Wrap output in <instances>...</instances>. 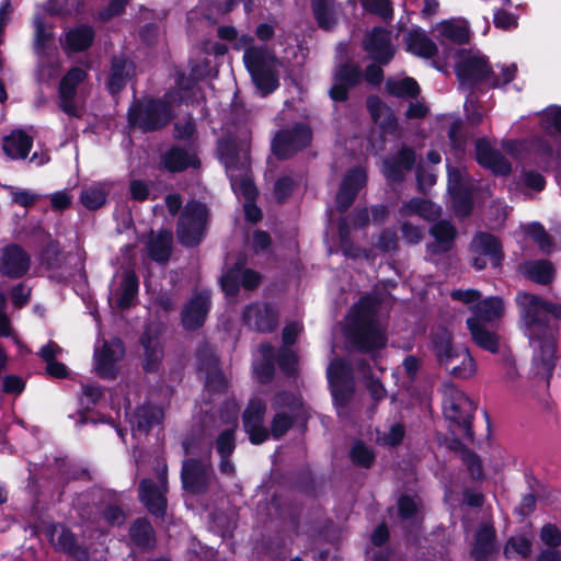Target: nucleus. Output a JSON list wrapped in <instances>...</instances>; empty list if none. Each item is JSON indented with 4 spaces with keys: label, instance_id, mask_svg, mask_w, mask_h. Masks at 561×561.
I'll use <instances>...</instances> for the list:
<instances>
[{
    "label": "nucleus",
    "instance_id": "nucleus-58",
    "mask_svg": "<svg viewBox=\"0 0 561 561\" xmlns=\"http://www.w3.org/2000/svg\"><path fill=\"white\" fill-rule=\"evenodd\" d=\"M234 431L226 430L224 431L217 440V449L221 457H229L230 454L234 449Z\"/></svg>",
    "mask_w": 561,
    "mask_h": 561
},
{
    "label": "nucleus",
    "instance_id": "nucleus-30",
    "mask_svg": "<svg viewBox=\"0 0 561 561\" xmlns=\"http://www.w3.org/2000/svg\"><path fill=\"white\" fill-rule=\"evenodd\" d=\"M159 327L149 329L142 336L141 343L145 350L144 353V368L147 371H154L162 358V344L159 337Z\"/></svg>",
    "mask_w": 561,
    "mask_h": 561
},
{
    "label": "nucleus",
    "instance_id": "nucleus-59",
    "mask_svg": "<svg viewBox=\"0 0 561 561\" xmlns=\"http://www.w3.org/2000/svg\"><path fill=\"white\" fill-rule=\"evenodd\" d=\"M540 538L549 547L561 545V530L553 524H547L541 528Z\"/></svg>",
    "mask_w": 561,
    "mask_h": 561
},
{
    "label": "nucleus",
    "instance_id": "nucleus-53",
    "mask_svg": "<svg viewBox=\"0 0 561 561\" xmlns=\"http://www.w3.org/2000/svg\"><path fill=\"white\" fill-rule=\"evenodd\" d=\"M199 369L207 370L206 387L209 390H214L217 382L220 386L225 385L222 375L217 370V359L213 353L208 354L205 363H201Z\"/></svg>",
    "mask_w": 561,
    "mask_h": 561
},
{
    "label": "nucleus",
    "instance_id": "nucleus-24",
    "mask_svg": "<svg viewBox=\"0 0 561 561\" xmlns=\"http://www.w3.org/2000/svg\"><path fill=\"white\" fill-rule=\"evenodd\" d=\"M436 37L442 44H465L469 41V24L463 19L444 20L435 25Z\"/></svg>",
    "mask_w": 561,
    "mask_h": 561
},
{
    "label": "nucleus",
    "instance_id": "nucleus-2",
    "mask_svg": "<svg viewBox=\"0 0 561 561\" xmlns=\"http://www.w3.org/2000/svg\"><path fill=\"white\" fill-rule=\"evenodd\" d=\"M222 39L234 41L237 50H244L243 61L251 77L263 95L274 91L278 85L277 65L275 56L265 47L253 45V38L249 35L238 36L234 27L222 26L218 30Z\"/></svg>",
    "mask_w": 561,
    "mask_h": 561
},
{
    "label": "nucleus",
    "instance_id": "nucleus-33",
    "mask_svg": "<svg viewBox=\"0 0 561 561\" xmlns=\"http://www.w3.org/2000/svg\"><path fill=\"white\" fill-rule=\"evenodd\" d=\"M163 416L164 414L161 408L150 405L139 408L130 419L134 435L137 433H147L151 426L160 424Z\"/></svg>",
    "mask_w": 561,
    "mask_h": 561
},
{
    "label": "nucleus",
    "instance_id": "nucleus-22",
    "mask_svg": "<svg viewBox=\"0 0 561 561\" xmlns=\"http://www.w3.org/2000/svg\"><path fill=\"white\" fill-rule=\"evenodd\" d=\"M30 256L18 245L3 249L0 257V271L9 277H21L30 268Z\"/></svg>",
    "mask_w": 561,
    "mask_h": 561
},
{
    "label": "nucleus",
    "instance_id": "nucleus-15",
    "mask_svg": "<svg viewBox=\"0 0 561 561\" xmlns=\"http://www.w3.org/2000/svg\"><path fill=\"white\" fill-rule=\"evenodd\" d=\"M138 293V280L133 272L117 274L111 285L110 304L124 309L131 305Z\"/></svg>",
    "mask_w": 561,
    "mask_h": 561
},
{
    "label": "nucleus",
    "instance_id": "nucleus-54",
    "mask_svg": "<svg viewBox=\"0 0 561 561\" xmlns=\"http://www.w3.org/2000/svg\"><path fill=\"white\" fill-rule=\"evenodd\" d=\"M531 549V542L524 536L512 537L505 548L504 553L507 558H525Z\"/></svg>",
    "mask_w": 561,
    "mask_h": 561
},
{
    "label": "nucleus",
    "instance_id": "nucleus-41",
    "mask_svg": "<svg viewBox=\"0 0 561 561\" xmlns=\"http://www.w3.org/2000/svg\"><path fill=\"white\" fill-rule=\"evenodd\" d=\"M494 549V530L489 525L479 528L471 551L476 561H486Z\"/></svg>",
    "mask_w": 561,
    "mask_h": 561
},
{
    "label": "nucleus",
    "instance_id": "nucleus-55",
    "mask_svg": "<svg viewBox=\"0 0 561 561\" xmlns=\"http://www.w3.org/2000/svg\"><path fill=\"white\" fill-rule=\"evenodd\" d=\"M130 537L136 545L147 547L152 540V528L148 522L138 519L130 527Z\"/></svg>",
    "mask_w": 561,
    "mask_h": 561
},
{
    "label": "nucleus",
    "instance_id": "nucleus-18",
    "mask_svg": "<svg viewBox=\"0 0 561 561\" xmlns=\"http://www.w3.org/2000/svg\"><path fill=\"white\" fill-rule=\"evenodd\" d=\"M87 77V73L81 68L71 69L61 80L59 87V99L61 110L70 115L78 116V106L75 102L76 88Z\"/></svg>",
    "mask_w": 561,
    "mask_h": 561
},
{
    "label": "nucleus",
    "instance_id": "nucleus-63",
    "mask_svg": "<svg viewBox=\"0 0 561 561\" xmlns=\"http://www.w3.org/2000/svg\"><path fill=\"white\" fill-rule=\"evenodd\" d=\"M81 0H54L48 10L51 13H72L79 9Z\"/></svg>",
    "mask_w": 561,
    "mask_h": 561
},
{
    "label": "nucleus",
    "instance_id": "nucleus-50",
    "mask_svg": "<svg viewBox=\"0 0 561 561\" xmlns=\"http://www.w3.org/2000/svg\"><path fill=\"white\" fill-rule=\"evenodd\" d=\"M129 64L124 59H115L108 79V89L112 93L119 91L129 75Z\"/></svg>",
    "mask_w": 561,
    "mask_h": 561
},
{
    "label": "nucleus",
    "instance_id": "nucleus-35",
    "mask_svg": "<svg viewBox=\"0 0 561 561\" xmlns=\"http://www.w3.org/2000/svg\"><path fill=\"white\" fill-rule=\"evenodd\" d=\"M32 146V138L22 130L12 131L3 138V150L12 159H24Z\"/></svg>",
    "mask_w": 561,
    "mask_h": 561
},
{
    "label": "nucleus",
    "instance_id": "nucleus-49",
    "mask_svg": "<svg viewBox=\"0 0 561 561\" xmlns=\"http://www.w3.org/2000/svg\"><path fill=\"white\" fill-rule=\"evenodd\" d=\"M93 39V31L88 26H80L67 33L66 47L79 51L88 48Z\"/></svg>",
    "mask_w": 561,
    "mask_h": 561
},
{
    "label": "nucleus",
    "instance_id": "nucleus-51",
    "mask_svg": "<svg viewBox=\"0 0 561 561\" xmlns=\"http://www.w3.org/2000/svg\"><path fill=\"white\" fill-rule=\"evenodd\" d=\"M387 90L396 96H414L419 93V85L412 78L402 80H390L387 82Z\"/></svg>",
    "mask_w": 561,
    "mask_h": 561
},
{
    "label": "nucleus",
    "instance_id": "nucleus-52",
    "mask_svg": "<svg viewBox=\"0 0 561 561\" xmlns=\"http://www.w3.org/2000/svg\"><path fill=\"white\" fill-rule=\"evenodd\" d=\"M399 514L402 519L416 520L421 514V501L417 496H402L398 502Z\"/></svg>",
    "mask_w": 561,
    "mask_h": 561
},
{
    "label": "nucleus",
    "instance_id": "nucleus-40",
    "mask_svg": "<svg viewBox=\"0 0 561 561\" xmlns=\"http://www.w3.org/2000/svg\"><path fill=\"white\" fill-rule=\"evenodd\" d=\"M405 43L408 50L420 57L430 58L437 53V47L434 42L420 30L409 32L405 37Z\"/></svg>",
    "mask_w": 561,
    "mask_h": 561
},
{
    "label": "nucleus",
    "instance_id": "nucleus-42",
    "mask_svg": "<svg viewBox=\"0 0 561 561\" xmlns=\"http://www.w3.org/2000/svg\"><path fill=\"white\" fill-rule=\"evenodd\" d=\"M112 188L108 182L93 183L82 190L80 201L89 209L100 208L105 204L106 196Z\"/></svg>",
    "mask_w": 561,
    "mask_h": 561
},
{
    "label": "nucleus",
    "instance_id": "nucleus-39",
    "mask_svg": "<svg viewBox=\"0 0 561 561\" xmlns=\"http://www.w3.org/2000/svg\"><path fill=\"white\" fill-rule=\"evenodd\" d=\"M467 324L477 345L491 353L499 352L500 339L494 332L485 329L484 324L478 323L474 319H468Z\"/></svg>",
    "mask_w": 561,
    "mask_h": 561
},
{
    "label": "nucleus",
    "instance_id": "nucleus-28",
    "mask_svg": "<svg viewBox=\"0 0 561 561\" xmlns=\"http://www.w3.org/2000/svg\"><path fill=\"white\" fill-rule=\"evenodd\" d=\"M365 48L380 64L389 62L394 54L390 44V33L382 28H376L367 36Z\"/></svg>",
    "mask_w": 561,
    "mask_h": 561
},
{
    "label": "nucleus",
    "instance_id": "nucleus-43",
    "mask_svg": "<svg viewBox=\"0 0 561 561\" xmlns=\"http://www.w3.org/2000/svg\"><path fill=\"white\" fill-rule=\"evenodd\" d=\"M431 234L435 240L431 245V250L434 252H446L453 245L456 230L448 221H439L432 227Z\"/></svg>",
    "mask_w": 561,
    "mask_h": 561
},
{
    "label": "nucleus",
    "instance_id": "nucleus-6",
    "mask_svg": "<svg viewBox=\"0 0 561 561\" xmlns=\"http://www.w3.org/2000/svg\"><path fill=\"white\" fill-rule=\"evenodd\" d=\"M433 347L439 364L453 376L468 379L476 375L477 364L470 352L465 346L451 345L450 334L446 330L435 333Z\"/></svg>",
    "mask_w": 561,
    "mask_h": 561
},
{
    "label": "nucleus",
    "instance_id": "nucleus-25",
    "mask_svg": "<svg viewBox=\"0 0 561 561\" xmlns=\"http://www.w3.org/2000/svg\"><path fill=\"white\" fill-rule=\"evenodd\" d=\"M360 69L354 64L340 66L334 75V83L330 90V96L334 101H345L350 87L357 84L360 80Z\"/></svg>",
    "mask_w": 561,
    "mask_h": 561
},
{
    "label": "nucleus",
    "instance_id": "nucleus-3",
    "mask_svg": "<svg viewBox=\"0 0 561 561\" xmlns=\"http://www.w3.org/2000/svg\"><path fill=\"white\" fill-rule=\"evenodd\" d=\"M348 334L360 350L370 351L386 343L383 328L376 319V301L363 298L353 307L346 318Z\"/></svg>",
    "mask_w": 561,
    "mask_h": 561
},
{
    "label": "nucleus",
    "instance_id": "nucleus-13",
    "mask_svg": "<svg viewBox=\"0 0 561 561\" xmlns=\"http://www.w3.org/2000/svg\"><path fill=\"white\" fill-rule=\"evenodd\" d=\"M327 374L335 403L344 405L354 388L351 367L345 362L335 359L331 362Z\"/></svg>",
    "mask_w": 561,
    "mask_h": 561
},
{
    "label": "nucleus",
    "instance_id": "nucleus-4",
    "mask_svg": "<svg viewBox=\"0 0 561 561\" xmlns=\"http://www.w3.org/2000/svg\"><path fill=\"white\" fill-rule=\"evenodd\" d=\"M182 82L179 89L168 93L163 100L151 99L137 102L129 111L128 121L133 127L150 131L167 125L171 118L172 107L187 96L182 93Z\"/></svg>",
    "mask_w": 561,
    "mask_h": 561
},
{
    "label": "nucleus",
    "instance_id": "nucleus-45",
    "mask_svg": "<svg viewBox=\"0 0 561 561\" xmlns=\"http://www.w3.org/2000/svg\"><path fill=\"white\" fill-rule=\"evenodd\" d=\"M163 164L165 169L175 172L187 167H197L198 160L193 152H188L180 148H173L164 156Z\"/></svg>",
    "mask_w": 561,
    "mask_h": 561
},
{
    "label": "nucleus",
    "instance_id": "nucleus-10",
    "mask_svg": "<svg viewBox=\"0 0 561 561\" xmlns=\"http://www.w3.org/2000/svg\"><path fill=\"white\" fill-rule=\"evenodd\" d=\"M125 350L118 339L104 341L94 351V369L101 377H114L118 370V363L124 357Z\"/></svg>",
    "mask_w": 561,
    "mask_h": 561
},
{
    "label": "nucleus",
    "instance_id": "nucleus-21",
    "mask_svg": "<svg viewBox=\"0 0 561 561\" xmlns=\"http://www.w3.org/2000/svg\"><path fill=\"white\" fill-rule=\"evenodd\" d=\"M209 305L210 297L208 291L204 290L193 296L182 312L183 325L187 330L199 328L206 319Z\"/></svg>",
    "mask_w": 561,
    "mask_h": 561
},
{
    "label": "nucleus",
    "instance_id": "nucleus-19",
    "mask_svg": "<svg viewBox=\"0 0 561 561\" xmlns=\"http://www.w3.org/2000/svg\"><path fill=\"white\" fill-rule=\"evenodd\" d=\"M182 482L186 491L201 493L209 482V465L206 461L185 460L182 468Z\"/></svg>",
    "mask_w": 561,
    "mask_h": 561
},
{
    "label": "nucleus",
    "instance_id": "nucleus-37",
    "mask_svg": "<svg viewBox=\"0 0 561 561\" xmlns=\"http://www.w3.org/2000/svg\"><path fill=\"white\" fill-rule=\"evenodd\" d=\"M472 312L473 317L471 319L483 324L501 318L504 313V304L502 299L497 297L489 298L474 305L472 307Z\"/></svg>",
    "mask_w": 561,
    "mask_h": 561
},
{
    "label": "nucleus",
    "instance_id": "nucleus-47",
    "mask_svg": "<svg viewBox=\"0 0 561 561\" xmlns=\"http://www.w3.org/2000/svg\"><path fill=\"white\" fill-rule=\"evenodd\" d=\"M172 234L168 231H162L156 237H152L149 242V254L158 262H165L171 253Z\"/></svg>",
    "mask_w": 561,
    "mask_h": 561
},
{
    "label": "nucleus",
    "instance_id": "nucleus-23",
    "mask_svg": "<svg viewBox=\"0 0 561 561\" xmlns=\"http://www.w3.org/2000/svg\"><path fill=\"white\" fill-rule=\"evenodd\" d=\"M50 542L59 550L66 552L75 561H89L84 548L76 545L73 535L61 525H53L48 528Z\"/></svg>",
    "mask_w": 561,
    "mask_h": 561
},
{
    "label": "nucleus",
    "instance_id": "nucleus-38",
    "mask_svg": "<svg viewBox=\"0 0 561 561\" xmlns=\"http://www.w3.org/2000/svg\"><path fill=\"white\" fill-rule=\"evenodd\" d=\"M367 107L374 122L380 126L385 131H392L396 129L397 122L390 107L385 105L380 99L370 96L367 100Z\"/></svg>",
    "mask_w": 561,
    "mask_h": 561
},
{
    "label": "nucleus",
    "instance_id": "nucleus-11",
    "mask_svg": "<svg viewBox=\"0 0 561 561\" xmlns=\"http://www.w3.org/2000/svg\"><path fill=\"white\" fill-rule=\"evenodd\" d=\"M311 141V130L307 125H296L293 129L279 131L272 144L274 153L288 158Z\"/></svg>",
    "mask_w": 561,
    "mask_h": 561
},
{
    "label": "nucleus",
    "instance_id": "nucleus-36",
    "mask_svg": "<svg viewBox=\"0 0 561 561\" xmlns=\"http://www.w3.org/2000/svg\"><path fill=\"white\" fill-rule=\"evenodd\" d=\"M400 215L403 217L419 216L430 221L439 217L440 208L430 201L413 198L402 205Z\"/></svg>",
    "mask_w": 561,
    "mask_h": 561
},
{
    "label": "nucleus",
    "instance_id": "nucleus-29",
    "mask_svg": "<svg viewBox=\"0 0 561 561\" xmlns=\"http://www.w3.org/2000/svg\"><path fill=\"white\" fill-rule=\"evenodd\" d=\"M477 160L482 167L490 169L495 174L504 175L511 170L508 161L484 139L477 141Z\"/></svg>",
    "mask_w": 561,
    "mask_h": 561
},
{
    "label": "nucleus",
    "instance_id": "nucleus-46",
    "mask_svg": "<svg viewBox=\"0 0 561 561\" xmlns=\"http://www.w3.org/2000/svg\"><path fill=\"white\" fill-rule=\"evenodd\" d=\"M449 192L453 195V207L459 216H466L471 210V201L458 186V172L449 170Z\"/></svg>",
    "mask_w": 561,
    "mask_h": 561
},
{
    "label": "nucleus",
    "instance_id": "nucleus-14",
    "mask_svg": "<svg viewBox=\"0 0 561 561\" xmlns=\"http://www.w3.org/2000/svg\"><path fill=\"white\" fill-rule=\"evenodd\" d=\"M275 405L279 411L272 421L271 434L274 438H279L291 426L293 417L299 416L301 402L289 393H280L275 399Z\"/></svg>",
    "mask_w": 561,
    "mask_h": 561
},
{
    "label": "nucleus",
    "instance_id": "nucleus-64",
    "mask_svg": "<svg viewBox=\"0 0 561 561\" xmlns=\"http://www.w3.org/2000/svg\"><path fill=\"white\" fill-rule=\"evenodd\" d=\"M11 196L14 203L23 207H28L33 205L37 199V195L34 194L33 192L27 190H19L15 187H11Z\"/></svg>",
    "mask_w": 561,
    "mask_h": 561
},
{
    "label": "nucleus",
    "instance_id": "nucleus-48",
    "mask_svg": "<svg viewBox=\"0 0 561 561\" xmlns=\"http://www.w3.org/2000/svg\"><path fill=\"white\" fill-rule=\"evenodd\" d=\"M35 27V50L38 55L50 53L54 48V39L50 28L39 16L34 19Z\"/></svg>",
    "mask_w": 561,
    "mask_h": 561
},
{
    "label": "nucleus",
    "instance_id": "nucleus-17",
    "mask_svg": "<svg viewBox=\"0 0 561 561\" xmlns=\"http://www.w3.org/2000/svg\"><path fill=\"white\" fill-rule=\"evenodd\" d=\"M165 492L167 481L164 473H161L158 478V483H153L148 479L141 481L139 488V497L152 514L160 515L164 512L165 508Z\"/></svg>",
    "mask_w": 561,
    "mask_h": 561
},
{
    "label": "nucleus",
    "instance_id": "nucleus-61",
    "mask_svg": "<svg viewBox=\"0 0 561 561\" xmlns=\"http://www.w3.org/2000/svg\"><path fill=\"white\" fill-rule=\"evenodd\" d=\"M404 436V428L401 424H393L388 432L378 437L382 445L394 446L399 444Z\"/></svg>",
    "mask_w": 561,
    "mask_h": 561
},
{
    "label": "nucleus",
    "instance_id": "nucleus-1",
    "mask_svg": "<svg viewBox=\"0 0 561 561\" xmlns=\"http://www.w3.org/2000/svg\"><path fill=\"white\" fill-rule=\"evenodd\" d=\"M524 332L534 348V364L539 373L550 376L556 360V331L548 316L561 318V305L543 301L540 297L519 293L516 297Z\"/></svg>",
    "mask_w": 561,
    "mask_h": 561
},
{
    "label": "nucleus",
    "instance_id": "nucleus-60",
    "mask_svg": "<svg viewBox=\"0 0 561 561\" xmlns=\"http://www.w3.org/2000/svg\"><path fill=\"white\" fill-rule=\"evenodd\" d=\"M542 125L547 130L553 128L561 134V107H549L545 113Z\"/></svg>",
    "mask_w": 561,
    "mask_h": 561
},
{
    "label": "nucleus",
    "instance_id": "nucleus-5",
    "mask_svg": "<svg viewBox=\"0 0 561 561\" xmlns=\"http://www.w3.org/2000/svg\"><path fill=\"white\" fill-rule=\"evenodd\" d=\"M516 65L501 67L499 77L489 66L485 56L480 53H470L456 65V72L459 82L463 87H472L477 83H484L495 88L511 82L516 73Z\"/></svg>",
    "mask_w": 561,
    "mask_h": 561
},
{
    "label": "nucleus",
    "instance_id": "nucleus-9",
    "mask_svg": "<svg viewBox=\"0 0 561 561\" xmlns=\"http://www.w3.org/2000/svg\"><path fill=\"white\" fill-rule=\"evenodd\" d=\"M207 220L206 207L197 202L186 205L178 226V238L184 245L192 247L201 242Z\"/></svg>",
    "mask_w": 561,
    "mask_h": 561
},
{
    "label": "nucleus",
    "instance_id": "nucleus-31",
    "mask_svg": "<svg viewBox=\"0 0 561 561\" xmlns=\"http://www.w3.org/2000/svg\"><path fill=\"white\" fill-rule=\"evenodd\" d=\"M414 163V153L408 148L400 150L393 158L385 160L382 173L387 180L399 182L403 179L405 171H409Z\"/></svg>",
    "mask_w": 561,
    "mask_h": 561
},
{
    "label": "nucleus",
    "instance_id": "nucleus-12",
    "mask_svg": "<svg viewBox=\"0 0 561 561\" xmlns=\"http://www.w3.org/2000/svg\"><path fill=\"white\" fill-rule=\"evenodd\" d=\"M473 265L478 270L484 268L488 264L499 267L503 259L501 244L497 239L489 233L477 234L471 242Z\"/></svg>",
    "mask_w": 561,
    "mask_h": 561
},
{
    "label": "nucleus",
    "instance_id": "nucleus-7",
    "mask_svg": "<svg viewBox=\"0 0 561 561\" xmlns=\"http://www.w3.org/2000/svg\"><path fill=\"white\" fill-rule=\"evenodd\" d=\"M222 160L226 165L227 174L230 178L231 187L238 197L244 198V213L248 220L256 222L261 219V210L253 201L256 197V188L252 182L245 161L240 164L234 163L233 157L222 152Z\"/></svg>",
    "mask_w": 561,
    "mask_h": 561
},
{
    "label": "nucleus",
    "instance_id": "nucleus-34",
    "mask_svg": "<svg viewBox=\"0 0 561 561\" xmlns=\"http://www.w3.org/2000/svg\"><path fill=\"white\" fill-rule=\"evenodd\" d=\"M312 10L320 27L332 28L340 19L341 7L335 0H312Z\"/></svg>",
    "mask_w": 561,
    "mask_h": 561
},
{
    "label": "nucleus",
    "instance_id": "nucleus-62",
    "mask_svg": "<svg viewBox=\"0 0 561 561\" xmlns=\"http://www.w3.org/2000/svg\"><path fill=\"white\" fill-rule=\"evenodd\" d=\"M364 8L370 12L377 13L382 18L391 15L389 0H360Z\"/></svg>",
    "mask_w": 561,
    "mask_h": 561
},
{
    "label": "nucleus",
    "instance_id": "nucleus-57",
    "mask_svg": "<svg viewBox=\"0 0 561 561\" xmlns=\"http://www.w3.org/2000/svg\"><path fill=\"white\" fill-rule=\"evenodd\" d=\"M526 232L534 239L542 251L551 249V241L543 227L537 222H533L526 227Z\"/></svg>",
    "mask_w": 561,
    "mask_h": 561
},
{
    "label": "nucleus",
    "instance_id": "nucleus-8",
    "mask_svg": "<svg viewBox=\"0 0 561 561\" xmlns=\"http://www.w3.org/2000/svg\"><path fill=\"white\" fill-rule=\"evenodd\" d=\"M443 410L447 420L459 426L466 436H471V422L476 405L455 385L443 387Z\"/></svg>",
    "mask_w": 561,
    "mask_h": 561
},
{
    "label": "nucleus",
    "instance_id": "nucleus-26",
    "mask_svg": "<svg viewBox=\"0 0 561 561\" xmlns=\"http://www.w3.org/2000/svg\"><path fill=\"white\" fill-rule=\"evenodd\" d=\"M244 321L257 331L270 332L277 324V311L270 305L256 304L247 308Z\"/></svg>",
    "mask_w": 561,
    "mask_h": 561
},
{
    "label": "nucleus",
    "instance_id": "nucleus-27",
    "mask_svg": "<svg viewBox=\"0 0 561 561\" xmlns=\"http://www.w3.org/2000/svg\"><path fill=\"white\" fill-rule=\"evenodd\" d=\"M365 183L366 174L363 169L357 168L346 174L336 195V206L341 211L350 207Z\"/></svg>",
    "mask_w": 561,
    "mask_h": 561
},
{
    "label": "nucleus",
    "instance_id": "nucleus-16",
    "mask_svg": "<svg viewBox=\"0 0 561 561\" xmlns=\"http://www.w3.org/2000/svg\"><path fill=\"white\" fill-rule=\"evenodd\" d=\"M265 403L260 399L249 402L243 414V426L253 444L263 443L268 432L264 426Z\"/></svg>",
    "mask_w": 561,
    "mask_h": 561
},
{
    "label": "nucleus",
    "instance_id": "nucleus-20",
    "mask_svg": "<svg viewBox=\"0 0 561 561\" xmlns=\"http://www.w3.org/2000/svg\"><path fill=\"white\" fill-rule=\"evenodd\" d=\"M261 282V276L252 271L244 270L241 264H236L234 267L229 270L221 278V287L227 295H236L239 286L242 285L245 289L255 288Z\"/></svg>",
    "mask_w": 561,
    "mask_h": 561
},
{
    "label": "nucleus",
    "instance_id": "nucleus-44",
    "mask_svg": "<svg viewBox=\"0 0 561 561\" xmlns=\"http://www.w3.org/2000/svg\"><path fill=\"white\" fill-rule=\"evenodd\" d=\"M254 374L261 382L268 381L274 374V351L268 344H262L259 357L254 362Z\"/></svg>",
    "mask_w": 561,
    "mask_h": 561
},
{
    "label": "nucleus",
    "instance_id": "nucleus-32",
    "mask_svg": "<svg viewBox=\"0 0 561 561\" xmlns=\"http://www.w3.org/2000/svg\"><path fill=\"white\" fill-rule=\"evenodd\" d=\"M522 273L531 282L549 285L556 277V267L548 260H534L520 266Z\"/></svg>",
    "mask_w": 561,
    "mask_h": 561
},
{
    "label": "nucleus",
    "instance_id": "nucleus-56",
    "mask_svg": "<svg viewBox=\"0 0 561 561\" xmlns=\"http://www.w3.org/2000/svg\"><path fill=\"white\" fill-rule=\"evenodd\" d=\"M375 458L371 449L362 442H356L351 449V459L362 467H369Z\"/></svg>",
    "mask_w": 561,
    "mask_h": 561
}]
</instances>
